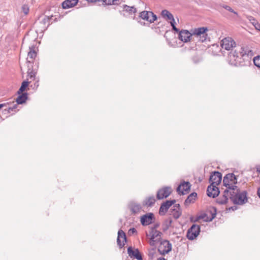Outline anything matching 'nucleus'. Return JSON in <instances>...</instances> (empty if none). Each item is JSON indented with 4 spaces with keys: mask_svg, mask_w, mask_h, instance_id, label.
<instances>
[{
    "mask_svg": "<svg viewBox=\"0 0 260 260\" xmlns=\"http://www.w3.org/2000/svg\"><path fill=\"white\" fill-rule=\"evenodd\" d=\"M243 51L244 48L241 47L239 48V50L236 49L234 52L230 51L228 53L229 63L232 65L237 67L243 66V63L244 62V58H243L244 56Z\"/></svg>",
    "mask_w": 260,
    "mask_h": 260,
    "instance_id": "f257e3e1",
    "label": "nucleus"
},
{
    "mask_svg": "<svg viewBox=\"0 0 260 260\" xmlns=\"http://www.w3.org/2000/svg\"><path fill=\"white\" fill-rule=\"evenodd\" d=\"M208 28L207 27H201L192 29L190 31L192 32V36H194L201 42L206 41L208 35L207 34Z\"/></svg>",
    "mask_w": 260,
    "mask_h": 260,
    "instance_id": "f03ea898",
    "label": "nucleus"
},
{
    "mask_svg": "<svg viewBox=\"0 0 260 260\" xmlns=\"http://www.w3.org/2000/svg\"><path fill=\"white\" fill-rule=\"evenodd\" d=\"M159 245L158 247L157 251L161 255H165L172 251V245L168 240L159 239L158 240Z\"/></svg>",
    "mask_w": 260,
    "mask_h": 260,
    "instance_id": "7ed1b4c3",
    "label": "nucleus"
},
{
    "mask_svg": "<svg viewBox=\"0 0 260 260\" xmlns=\"http://www.w3.org/2000/svg\"><path fill=\"white\" fill-rule=\"evenodd\" d=\"M201 226L196 224H193L187 230L186 237L189 240H193L200 234Z\"/></svg>",
    "mask_w": 260,
    "mask_h": 260,
    "instance_id": "20e7f679",
    "label": "nucleus"
},
{
    "mask_svg": "<svg viewBox=\"0 0 260 260\" xmlns=\"http://www.w3.org/2000/svg\"><path fill=\"white\" fill-rule=\"evenodd\" d=\"M155 218L154 213H147L140 217V222L143 226H147L155 222Z\"/></svg>",
    "mask_w": 260,
    "mask_h": 260,
    "instance_id": "39448f33",
    "label": "nucleus"
},
{
    "mask_svg": "<svg viewBox=\"0 0 260 260\" xmlns=\"http://www.w3.org/2000/svg\"><path fill=\"white\" fill-rule=\"evenodd\" d=\"M221 49H224L227 51H233V48L236 47V43L232 38L226 37L224 38L221 42Z\"/></svg>",
    "mask_w": 260,
    "mask_h": 260,
    "instance_id": "423d86ee",
    "label": "nucleus"
},
{
    "mask_svg": "<svg viewBox=\"0 0 260 260\" xmlns=\"http://www.w3.org/2000/svg\"><path fill=\"white\" fill-rule=\"evenodd\" d=\"M176 202V200H166L162 203L159 209L158 213L160 216L165 215L168 209Z\"/></svg>",
    "mask_w": 260,
    "mask_h": 260,
    "instance_id": "0eeeda50",
    "label": "nucleus"
},
{
    "mask_svg": "<svg viewBox=\"0 0 260 260\" xmlns=\"http://www.w3.org/2000/svg\"><path fill=\"white\" fill-rule=\"evenodd\" d=\"M191 186L189 181H183L177 187L176 191L179 195H184L190 191Z\"/></svg>",
    "mask_w": 260,
    "mask_h": 260,
    "instance_id": "6e6552de",
    "label": "nucleus"
},
{
    "mask_svg": "<svg viewBox=\"0 0 260 260\" xmlns=\"http://www.w3.org/2000/svg\"><path fill=\"white\" fill-rule=\"evenodd\" d=\"M172 192L170 186H165L159 189L157 191L156 198L157 200H162L168 198Z\"/></svg>",
    "mask_w": 260,
    "mask_h": 260,
    "instance_id": "1a4fd4ad",
    "label": "nucleus"
},
{
    "mask_svg": "<svg viewBox=\"0 0 260 260\" xmlns=\"http://www.w3.org/2000/svg\"><path fill=\"white\" fill-rule=\"evenodd\" d=\"M230 198L235 205L244 204V191L236 193L234 191L230 192Z\"/></svg>",
    "mask_w": 260,
    "mask_h": 260,
    "instance_id": "9d476101",
    "label": "nucleus"
},
{
    "mask_svg": "<svg viewBox=\"0 0 260 260\" xmlns=\"http://www.w3.org/2000/svg\"><path fill=\"white\" fill-rule=\"evenodd\" d=\"M222 177V175L220 172L216 171H213L210 174L209 182L210 184L219 185L221 182Z\"/></svg>",
    "mask_w": 260,
    "mask_h": 260,
    "instance_id": "9b49d317",
    "label": "nucleus"
},
{
    "mask_svg": "<svg viewBox=\"0 0 260 260\" xmlns=\"http://www.w3.org/2000/svg\"><path fill=\"white\" fill-rule=\"evenodd\" d=\"M218 185L211 183L208 187L207 189V195L212 198L217 197L220 194L219 188L217 187Z\"/></svg>",
    "mask_w": 260,
    "mask_h": 260,
    "instance_id": "f8f14e48",
    "label": "nucleus"
},
{
    "mask_svg": "<svg viewBox=\"0 0 260 260\" xmlns=\"http://www.w3.org/2000/svg\"><path fill=\"white\" fill-rule=\"evenodd\" d=\"M238 176L235 175L234 173H228L224 177L223 179V185L224 186L229 185V183H233L236 184L238 183Z\"/></svg>",
    "mask_w": 260,
    "mask_h": 260,
    "instance_id": "ddd939ff",
    "label": "nucleus"
},
{
    "mask_svg": "<svg viewBox=\"0 0 260 260\" xmlns=\"http://www.w3.org/2000/svg\"><path fill=\"white\" fill-rule=\"evenodd\" d=\"M127 239L125 233L121 229L118 231V236L117 238V243L119 248H122L125 245Z\"/></svg>",
    "mask_w": 260,
    "mask_h": 260,
    "instance_id": "4468645a",
    "label": "nucleus"
},
{
    "mask_svg": "<svg viewBox=\"0 0 260 260\" xmlns=\"http://www.w3.org/2000/svg\"><path fill=\"white\" fill-rule=\"evenodd\" d=\"M163 234L160 231L158 230L154 231L153 232H149V235L150 236V244L151 246H154L156 243L158 242V240L160 238L162 239L161 236Z\"/></svg>",
    "mask_w": 260,
    "mask_h": 260,
    "instance_id": "2eb2a0df",
    "label": "nucleus"
},
{
    "mask_svg": "<svg viewBox=\"0 0 260 260\" xmlns=\"http://www.w3.org/2000/svg\"><path fill=\"white\" fill-rule=\"evenodd\" d=\"M192 37V32L185 29H182L178 34V39L184 43L190 41Z\"/></svg>",
    "mask_w": 260,
    "mask_h": 260,
    "instance_id": "dca6fc26",
    "label": "nucleus"
},
{
    "mask_svg": "<svg viewBox=\"0 0 260 260\" xmlns=\"http://www.w3.org/2000/svg\"><path fill=\"white\" fill-rule=\"evenodd\" d=\"M151 14V11H143L139 13V15L138 18H136L135 16H134L133 19H136L141 25H145V22H142L141 21L138 20V19L139 18H141L142 19L149 22Z\"/></svg>",
    "mask_w": 260,
    "mask_h": 260,
    "instance_id": "f3484780",
    "label": "nucleus"
},
{
    "mask_svg": "<svg viewBox=\"0 0 260 260\" xmlns=\"http://www.w3.org/2000/svg\"><path fill=\"white\" fill-rule=\"evenodd\" d=\"M127 253L131 257H134L138 260H143V257L139 250L137 248L133 250L132 246L127 248Z\"/></svg>",
    "mask_w": 260,
    "mask_h": 260,
    "instance_id": "a211bd4d",
    "label": "nucleus"
},
{
    "mask_svg": "<svg viewBox=\"0 0 260 260\" xmlns=\"http://www.w3.org/2000/svg\"><path fill=\"white\" fill-rule=\"evenodd\" d=\"M216 214V208L215 207H210L207 210V218L205 219V221H212L215 218Z\"/></svg>",
    "mask_w": 260,
    "mask_h": 260,
    "instance_id": "6ab92c4d",
    "label": "nucleus"
},
{
    "mask_svg": "<svg viewBox=\"0 0 260 260\" xmlns=\"http://www.w3.org/2000/svg\"><path fill=\"white\" fill-rule=\"evenodd\" d=\"M128 208L131 211L132 214L135 215L140 212L142 209V207L140 204L132 201L129 203Z\"/></svg>",
    "mask_w": 260,
    "mask_h": 260,
    "instance_id": "aec40b11",
    "label": "nucleus"
},
{
    "mask_svg": "<svg viewBox=\"0 0 260 260\" xmlns=\"http://www.w3.org/2000/svg\"><path fill=\"white\" fill-rule=\"evenodd\" d=\"M247 21H245V24H251L256 30H260V24L253 17L247 16L246 17Z\"/></svg>",
    "mask_w": 260,
    "mask_h": 260,
    "instance_id": "412c9836",
    "label": "nucleus"
},
{
    "mask_svg": "<svg viewBox=\"0 0 260 260\" xmlns=\"http://www.w3.org/2000/svg\"><path fill=\"white\" fill-rule=\"evenodd\" d=\"M35 46L36 45H32L29 47V51L28 53L27 58V62L28 63V61L31 60V64L33 63V60L37 56V52L35 50Z\"/></svg>",
    "mask_w": 260,
    "mask_h": 260,
    "instance_id": "4be33fe9",
    "label": "nucleus"
},
{
    "mask_svg": "<svg viewBox=\"0 0 260 260\" xmlns=\"http://www.w3.org/2000/svg\"><path fill=\"white\" fill-rule=\"evenodd\" d=\"M18 95V97L16 99V102L17 104L22 105L26 103V101L28 99V94L26 92L20 94H17Z\"/></svg>",
    "mask_w": 260,
    "mask_h": 260,
    "instance_id": "5701e85b",
    "label": "nucleus"
},
{
    "mask_svg": "<svg viewBox=\"0 0 260 260\" xmlns=\"http://www.w3.org/2000/svg\"><path fill=\"white\" fill-rule=\"evenodd\" d=\"M79 0H65L61 4L62 8L64 9H69L76 6Z\"/></svg>",
    "mask_w": 260,
    "mask_h": 260,
    "instance_id": "b1692460",
    "label": "nucleus"
},
{
    "mask_svg": "<svg viewBox=\"0 0 260 260\" xmlns=\"http://www.w3.org/2000/svg\"><path fill=\"white\" fill-rule=\"evenodd\" d=\"M156 202L154 196L147 197L142 202V205L144 207H152Z\"/></svg>",
    "mask_w": 260,
    "mask_h": 260,
    "instance_id": "393cba45",
    "label": "nucleus"
},
{
    "mask_svg": "<svg viewBox=\"0 0 260 260\" xmlns=\"http://www.w3.org/2000/svg\"><path fill=\"white\" fill-rule=\"evenodd\" d=\"M197 193L196 192H191L185 200L184 204L185 206H187L191 203H193L197 199Z\"/></svg>",
    "mask_w": 260,
    "mask_h": 260,
    "instance_id": "a878e982",
    "label": "nucleus"
},
{
    "mask_svg": "<svg viewBox=\"0 0 260 260\" xmlns=\"http://www.w3.org/2000/svg\"><path fill=\"white\" fill-rule=\"evenodd\" d=\"M173 220L171 217L165 219L162 223V230L164 232H166L170 227L172 226Z\"/></svg>",
    "mask_w": 260,
    "mask_h": 260,
    "instance_id": "bb28decb",
    "label": "nucleus"
},
{
    "mask_svg": "<svg viewBox=\"0 0 260 260\" xmlns=\"http://www.w3.org/2000/svg\"><path fill=\"white\" fill-rule=\"evenodd\" d=\"M28 70H27V76L29 77L30 79H32L34 80H36V72L32 69V66L31 64V61H28Z\"/></svg>",
    "mask_w": 260,
    "mask_h": 260,
    "instance_id": "cd10ccee",
    "label": "nucleus"
},
{
    "mask_svg": "<svg viewBox=\"0 0 260 260\" xmlns=\"http://www.w3.org/2000/svg\"><path fill=\"white\" fill-rule=\"evenodd\" d=\"M42 17H43V19L40 21V23L41 24H43L44 26L42 27V28L44 29V30H46L47 27L49 26V25L50 24V23H49V18L48 17H47V16H40L39 17H38V20H40V19Z\"/></svg>",
    "mask_w": 260,
    "mask_h": 260,
    "instance_id": "c85d7f7f",
    "label": "nucleus"
},
{
    "mask_svg": "<svg viewBox=\"0 0 260 260\" xmlns=\"http://www.w3.org/2000/svg\"><path fill=\"white\" fill-rule=\"evenodd\" d=\"M123 11L128 13L129 14H135L137 13V9L134 6H129L127 5H123L122 6Z\"/></svg>",
    "mask_w": 260,
    "mask_h": 260,
    "instance_id": "c756f323",
    "label": "nucleus"
},
{
    "mask_svg": "<svg viewBox=\"0 0 260 260\" xmlns=\"http://www.w3.org/2000/svg\"><path fill=\"white\" fill-rule=\"evenodd\" d=\"M29 84V82L27 80H24L21 83L20 87L17 91V94H20L24 92V91L26 90Z\"/></svg>",
    "mask_w": 260,
    "mask_h": 260,
    "instance_id": "7c9ffc66",
    "label": "nucleus"
},
{
    "mask_svg": "<svg viewBox=\"0 0 260 260\" xmlns=\"http://www.w3.org/2000/svg\"><path fill=\"white\" fill-rule=\"evenodd\" d=\"M161 16L166 20H170L173 19V15L167 10H163L161 12Z\"/></svg>",
    "mask_w": 260,
    "mask_h": 260,
    "instance_id": "2f4dec72",
    "label": "nucleus"
},
{
    "mask_svg": "<svg viewBox=\"0 0 260 260\" xmlns=\"http://www.w3.org/2000/svg\"><path fill=\"white\" fill-rule=\"evenodd\" d=\"M254 48L250 46H247L245 48V55H246L247 57L251 58L254 55Z\"/></svg>",
    "mask_w": 260,
    "mask_h": 260,
    "instance_id": "473e14b6",
    "label": "nucleus"
},
{
    "mask_svg": "<svg viewBox=\"0 0 260 260\" xmlns=\"http://www.w3.org/2000/svg\"><path fill=\"white\" fill-rule=\"evenodd\" d=\"M206 218H207V213H203V214H201L200 215L197 216L196 217L195 220H193V218L191 217L190 221H191V222H197L199 220H200V219H203L205 221V219Z\"/></svg>",
    "mask_w": 260,
    "mask_h": 260,
    "instance_id": "72a5a7b5",
    "label": "nucleus"
},
{
    "mask_svg": "<svg viewBox=\"0 0 260 260\" xmlns=\"http://www.w3.org/2000/svg\"><path fill=\"white\" fill-rule=\"evenodd\" d=\"M14 113L11 114V115H13ZM11 115L8 114V112H7L6 110L5 109L0 112V118L2 120H4L5 118L10 117Z\"/></svg>",
    "mask_w": 260,
    "mask_h": 260,
    "instance_id": "f704fd0d",
    "label": "nucleus"
},
{
    "mask_svg": "<svg viewBox=\"0 0 260 260\" xmlns=\"http://www.w3.org/2000/svg\"><path fill=\"white\" fill-rule=\"evenodd\" d=\"M253 62L254 66L260 69V55H257L254 57Z\"/></svg>",
    "mask_w": 260,
    "mask_h": 260,
    "instance_id": "c9c22d12",
    "label": "nucleus"
},
{
    "mask_svg": "<svg viewBox=\"0 0 260 260\" xmlns=\"http://www.w3.org/2000/svg\"><path fill=\"white\" fill-rule=\"evenodd\" d=\"M228 198H222V197L217 199L216 200V203L219 205L225 204L228 203Z\"/></svg>",
    "mask_w": 260,
    "mask_h": 260,
    "instance_id": "e433bc0d",
    "label": "nucleus"
},
{
    "mask_svg": "<svg viewBox=\"0 0 260 260\" xmlns=\"http://www.w3.org/2000/svg\"><path fill=\"white\" fill-rule=\"evenodd\" d=\"M156 254L155 247L150 249L148 251V256L149 259H152Z\"/></svg>",
    "mask_w": 260,
    "mask_h": 260,
    "instance_id": "4c0bfd02",
    "label": "nucleus"
},
{
    "mask_svg": "<svg viewBox=\"0 0 260 260\" xmlns=\"http://www.w3.org/2000/svg\"><path fill=\"white\" fill-rule=\"evenodd\" d=\"M192 60L194 63H198L202 60V58L199 55H196L192 57Z\"/></svg>",
    "mask_w": 260,
    "mask_h": 260,
    "instance_id": "58836bf2",
    "label": "nucleus"
},
{
    "mask_svg": "<svg viewBox=\"0 0 260 260\" xmlns=\"http://www.w3.org/2000/svg\"><path fill=\"white\" fill-rule=\"evenodd\" d=\"M157 19V17L153 12L151 11L150 15L149 23H152Z\"/></svg>",
    "mask_w": 260,
    "mask_h": 260,
    "instance_id": "ea45409f",
    "label": "nucleus"
},
{
    "mask_svg": "<svg viewBox=\"0 0 260 260\" xmlns=\"http://www.w3.org/2000/svg\"><path fill=\"white\" fill-rule=\"evenodd\" d=\"M182 214V210H176L174 213H173V217L175 219H177L179 218Z\"/></svg>",
    "mask_w": 260,
    "mask_h": 260,
    "instance_id": "a19ab883",
    "label": "nucleus"
},
{
    "mask_svg": "<svg viewBox=\"0 0 260 260\" xmlns=\"http://www.w3.org/2000/svg\"><path fill=\"white\" fill-rule=\"evenodd\" d=\"M159 226H160L159 222L154 223L153 225L150 228V230L149 232H153V231L157 230V229L158 228Z\"/></svg>",
    "mask_w": 260,
    "mask_h": 260,
    "instance_id": "79ce46f5",
    "label": "nucleus"
},
{
    "mask_svg": "<svg viewBox=\"0 0 260 260\" xmlns=\"http://www.w3.org/2000/svg\"><path fill=\"white\" fill-rule=\"evenodd\" d=\"M225 186L228 189L233 190V191H234V190H237V191L238 190H239V189H238V187L237 186L233 185L231 184L230 183H229V185H227V186Z\"/></svg>",
    "mask_w": 260,
    "mask_h": 260,
    "instance_id": "37998d69",
    "label": "nucleus"
},
{
    "mask_svg": "<svg viewBox=\"0 0 260 260\" xmlns=\"http://www.w3.org/2000/svg\"><path fill=\"white\" fill-rule=\"evenodd\" d=\"M22 10L25 15L28 14L29 12V8L28 6L26 5H23L22 7Z\"/></svg>",
    "mask_w": 260,
    "mask_h": 260,
    "instance_id": "c03bdc74",
    "label": "nucleus"
},
{
    "mask_svg": "<svg viewBox=\"0 0 260 260\" xmlns=\"http://www.w3.org/2000/svg\"><path fill=\"white\" fill-rule=\"evenodd\" d=\"M137 234V231L135 228H132L128 231V234L129 236Z\"/></svg>",
    "mask_w": 260,
    "mask_h": 260,
    "instance_id": "a18cd8bd",
    "label": "nucleus"
},
{
    "mask_svg": "<svg viewBox=\"0 0 260 260\" xmlns=\"http://www.w3.org/2000/svg\"><path fill=\"white\" fill-rule=\"evenodd\" d=\"M18 105V104L16 103V104H14L12 106L9 107V109L11 111H13L14 112V114H15L17 111H18V110H17Z\"/></svg>",
    "mask_w": 260,
    "mask_h": 260,
    "instance_id": "49530a36",
    "label": "nucleus"
},
{
    "mask_svg": "<svg viewBox=\"0 0 260 260\" xmlns=\"http://www.w3.org/2000/svg\"><path fill=\"white\" fill-rule=\"evenodd\" d=\"M102 2L104 5H112L113 4L112 0H102Z\"/></svg>",
    "mask_w": 260,
    "mask_h": 260,
    "instance_id": "de8ad7c7",
    "label": "nucleus"
},
{
    "mask_svg": "<svg viewBox=\"0 0 260 260\" xmlns=\"http://www.w3.org/2000/svg\"><path fill=\"white\" fill-rule=\"evenodd\" d=\"M223 8L225 9H226V10H228V11H230L231 12L234 13V14L237 15V13L235 12L234 10L233 9H232L230 6L225 5V6H223Z\"/></svg>",
    "mask_w": 260,
    "mask_h": 260,
    "instance_id": "09e8293b",
    "label": "nucleus"
},
{
    "mask_svg": "<svg viewBox=\"0 0 260 260\" xmlns=\"http://www.w3.org/2000/svg\"><path fill=\"white\" fill-rule=\"evenodd\" d=\"M229 189H228V188L225 189L223 191V194L222 195V198H228V195L229 194V193L230 194V192L229 190Z\"/></svg>",
    "mask_w": 260,
    "mask_h": 260,
    "instance_id": "8fccbe9b",
    "label": "nucleus"
},
{
    "mask_svg": "<svg viewBox=\"0 0 260 260\" xmlns=\"http://www.w3.org/2000/svg\"><path fill=\"white\" fill-rule=\"evenodd\" d=\"M238 209V207L236 205H234L233 206L230 207L229 208H226V210L227 211H230L231 210L235 211Z\"/></svg>",
    "mask_w": 260,
    "mask_h": 260,
    "instance_id": "3c124183",
    "label": "nucleus"
},
{
    "mask_svg": "<svg viewBox=\"0 0 260 260\" xmlns=\"http://www.w3.org/2000/svg\"><path fill=\"white\" fill-rule=\"evenodd\" d=\"M39 86V80L36 81V82H35L34 84V86L32 85H31V87L33 89H37Z\"/></svg>",
    "mask_w": 260,
    "mask_h": 260,
    "instance_id": "603ef678",
    "label": "nucleus"
},
{
    "mask_svg": "<svg viewBox=\"0 0 260 260\" xmlns=\"http://www.w3.org/2000/svg\"><path fill=\"white\" fill-rule=\"evenodd\" d=\"M172 29L173 31H174L175 32L178 33V34L180 33L181 30H179L178 28L176 27V26H173L172 27Z\"/></svg>",
    "mask_w": 260,
    "mask_h": 260,
    "instance_id": "864d4df0",
    "label": "nucleus"
},
{
    "mask_svg": "<svg viewBox=\"0 0 260 260\" xmlns=\"http://www.w3.org/2000/svg\"><path fill=\"white\" fill-rule=\"evenodd\" d=\"M113 5H119L121 3V0H113Z\"/></svg>",
    "mask_w": 260,
    "mask_h": 260,
    "instance_id": "5fc2aeb1",
    "label": "nucleus"
},
{
    "mask_svg": "<svg viewBox=\"0 0 260 260\" xmlns=\"http://www.w3.org/2000/svg\"><path fill=\"white\" fill-rule=\"evenodd\" d=\"M170 22L172 27H173V26H175L176 22L175 21L174 18H173V19H170Z\"/></svg>",
    "mask_w": 260,
    "mask_h": 260,
    "instance_id": "6e6d98bb",
    "label": "nucleus"
},
{
    "mask_svg": "<svg viewBox=\"0 0 260 260\" xmlns=\"http://www.w3.org/2000/svg\"><path fill=\"white\" fill-rule=\"evenodd\" d=\"M174 208H176L177 209V210H181V209L180 208V205L179 204H175L174 206Z\"/></svg>",
    "mask_w": 260,
    "mask_h": 260,
    "instance_id": "4d7b16f0",
    "label": "nucleus"
},
{
    "mask_svg": "<svg viewBox=\"0 0 260 260\" xmlns=\"http://www.w3.org/2000/svg\"><path fill=\"white\" fill-rule=\"evenodd\" d=\"M7 104H9V103H4V104H0V109L3 108L5 106H6Z\"/></svg>",
    "mask_w": 260,
    "mask_h": 260,
    "instance_id": "13d9d810",
    "label": "nucleus"
},
{
    "mask_svg": "<svg viewBox=\"0 0 260 260\" xmlns=\"http://www.w3.org/2000/svg\"><path fill=\"white\" fill-rule=\"evenodd\" d=\"M248 202L247 197V192L245 191V203Z\"/></svg>",
    "mask_w": 260,
    "mask_h": 260,
    "instance_id": "bf43d9fd",
    "label": "nucleus"
},
{
    "mask_svg": "<svg viewBox=\"0 0 260 260\" xmlns=\"http://www.w3.org/2000/svg\"><path fill=\"white\" fill-rule=\"evenodd\" d=\"M256 170L260 173V165H257L256 167Z\"/></svg>",
    "mask_w": 260,
    "mask_h": 260,
    "instance_id": "052dcab7",
    "label": "nucleus"
},
{
    "mask_svg": "<svg viewBox=\"0 0 260 260\" xmlns=\"http://www.w3.org/2000/svg\"><path fill=\"white\" fill-rule=\"evenodd\" d=\"M5 109L6 110L7 112H8V114L10 115V114L11 112H12V111H11V110H9V107L7 108H6Z\"/></svg>",
    "mask_w": 260,
    "mask_h": 260,
    "instance_id": "680f3d73",
    "label": "nucleus"
},
{
    "mask_svg": "<svg viewBox=\"0 0 260 260\" xmlns=\"http://www.w3.org/2000/svg\"><path fill=\"white\" fill-rule=\"evenodd\" d=\"M53 16V15H51L50 16H47V17H48L49 18V23H50V21H51V20L52 19ZM52 22H51V23H52Z\"/></svg>",
    "mask_w": 260,
    "mask_h": 260,
    "instance_id": "e2e57ef3",
    "label": "nucleus"
},
{
    "mask_svg": "<svg viewBox=\"0 0 260 260\" xmlns=\"http://www.w3.org/2000/svg\"><path fill=\"white\" fill-rule=\"evenodd\" d=\"M257 194L260 198V187L257 190Z\"/></svg>",
    "mask_w": 260,
    "mask_h": 260,
    "instance_id": "0e129e2a",
    "label": "nucleus"
},
{
    "mask_svg": "<svg viewBox=\"0 0 260 260\" xmlns=\"http://www.w3.org/2000/svg\"><path fill=\"white\" fill-rule=\"evenodd\" d=\"M157 260H166L164 257H161L157 259Z\"/></svg>",
    "mask_w": 260,
    "mask_h": 260,
    "instance_id": "69168bd1",
    "label": "nucleus"
},
{
    "mask_svg": "<svg viewBox=\"0 0 260 260\" xmlns=\"http://www.w3.org/2000/svg\"><path fill=\"white\" fill-rule=\"evenodd\" d=\"M177 210L175 208L171 209V212H175Z\"/></svg>",
    "mask_w": 260,
    "mask_h": 260,
    "instance_id": "338daca9",
    "label": "nucleus"
},
{
    "mask_svg": "<svg viewBox=\"0 0 260 260\" xmlns=\"http://www.w3.org/2000/svg\"><path fill=\"white\" fill-rule=\"evenodd\" d=\"M202 181V178H199V182H201Z\"/></svg>",
    "mask_w": 260,
    "mask_h": 260,
    "instance_id": "774afa93",
    "label": "nucleus"
}]
</instances>
